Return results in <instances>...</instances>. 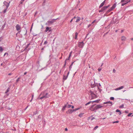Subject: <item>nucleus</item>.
<instances>
[{"label": "nucleus", "mask_w": 133, "mask_h": 133, "mask_svg": "<svg viewBox=\"0 0 133 133\" xmlns=\"http://www.w3.org/2000/svg\"><path fill=\"white\" fill-rule=\"evenodd\" d=\"M71 105H68L67 107L68 108H70L71 107Z\"/></svg>", "instance_id": "obj_38"}, {"label": "nucleus", "mask_w": 133, "mask_h": 133, "mask_svg": "<svg viewBox=\"0 0 133 133\" xmlns=\"http://www.w3.org/2000/svg\"><path fill=\"white\" fill-rule=\"evenodd\" d=\"M126 38L124 36H122L121 37V40L122 41H124L125 40Z\"/></svg>", "instance_id": "obj_21"}, {"label": "nucleus", "mask_w": 133, "mask_h": 133, "mask_svg": "<svg viewBox=\"0 0 133 133\" xmlns=\"http://www.w3.org/2000/svg\"><path fill=\"white\" fill-rule=\"evenodd\" d=\"M84 114V113H81V114H80L79 115H78V116L80 117H82L83 115Z\"/></svg>", "instance_id": "obj_30"}, {"label": "nucleus", "mask_w": 133, "mask_h": 133, "mask_svg": "<svg viewBox=\"0 0 133 133\" xmlns=\"http://www.w3.org/2000/svg\"><path fill=\"white\" fill-rule=\"evenodd\" d=\"M110 99L111 100H114V98L113 97H111Z\"/></svg>", "instance_id": "obj_33"}, {"label": "nucleus", "mask_w": 133, "mask_h": 133, "mask_svg": "<svg viewBox=\"0 0 133 133\" xmlns=\"http://www.w3.org/2000/svg\"><path fill=\"white\" fill-rule=\"evenodd\" d=\"M96 20H94L93 21L92 23H91V24H93L94 23H95V22Z\"/></svg>", "instance_id": "obj_53"}, {"label": "nucleus", "mask_w": 133, "mask_h": 133, "mask_svg": "<svg viewBox=\"0 0 133 133\" xmlns=\"http://www.w3.org/2000/svg\"><path fill=\"white\" fill-rule=\"evenodd\" d=\"M66 61H65V63H64V66H63L64 67H65V65H66Z\"/></svg>", "instance_id": "obj_51"}, {"label": "nucleus", "mask_w": 133, "mask_h": 133, "mask_svg": "<svg viewBox=\"0 0 133 133\" xmlns=\"http://www.w3.org/2000/svg\"><path fill=\"white\" fill-rule=\"evenodd\" d=\"M103 10H102V8H101V9L100 10H99V12H103Z\"/></svg>", "instance_id": "obj_41"}, {"label": "nucleus", "mask_w": 133, "mask_h": 133, "mask_svg": "<svg viewBox=\"0 0 133 133\" xmlns=\"http://www.w3.org/2000/svg\"><path fill=\"white\" fill-rule=\"evenodd\" d=\"M45 47V46H44L43 48H42V49H41V50H44V48Z\"/></svg>", "instance_id": "obj_62"}, {"label": "nucleus", "mask_w": 133, "mask_h": 133, "mask_svg": "<svg viewBox=\"0 0 133 133\" xmlns=\"http://www.w3.org/2000/svg\"><path fill=\"white\" fill-rule=\"evenodd\" d=\"M120 111L119 110L117 109L116 110V112H120Z\"/></svg>", "instance_id": "obj_44"}, {"label": "nucleus", "mask_w": 133, "mask_h": 133, "mask_svg": "<svg viewBox=\"0 0 133 133\" xmlns=\"http://www.w3.org/2000/svg\"><path fill=\"white\" fill-rule=\"evenodd\" d=\"M27 32V30H26V32L24 34V35H26Z\"/></svg>", "instance_id": "obj_63"}, {"label": "nucleus", "mask_w": 133, "mask_h": 133, "mask_svg": "<svg viewBox=\"0 0 133 133\" xmlns=\"http://www.w3.org/2000/svg\"><path fill=\"white\" fill-rule=\"evenodd\" d=\"M72 51L69 54V58H70V57L71 56V55Z\"/></svg>", "instance_id": "obj_32"}, {"label": "nucleus", "mask_w": 133, "mask_h": 133, "mask_svg": "<svg viewBox=\"0 0 133 133\" xmlns=\"http://www.w3.org/2000/svg\"><path fill=\"white\" fill-rule=\"evenodd\" d=\"M110 5H109L107 6H104L103 7H102V9L103 11H104V10L108 8L109 6Z\"/></svg>", "instance_id": "obj_15"}, {"label": "nucleus", "mask_w": 133, "mask_h": 133, "mask_svg": "<svg viewBox=\"0 0 133 133\" xmlns=\"http://www.w3.org/2000/svg\"><path fill=\"white\" fill-rule=\"evenodd\" d=\"M9 90H10V88H8L6 90V92H5V94H6L9 91Z\"/></svg>", "instance_id": "obj_31"}, {"label": "nucleus", "mask_w": 133, "mask_h": 133, "mask_svg": "<svg viewBox=\"0 0 133 133\" xmlns=\"http://www.w3.org/2000/svg\"><path fill=\"white\" fill-rule=\"evenodd\" d=\"M129 111L128 110H125L124 111L125 112L126 114H128V113Z\"/></svg>", "instance_id": "obj_40"}, {"label": "nucleus", "mask_w": 133, "mask_h": 133, "mask_svg": "<svg viewBox=\"0 0 133 133\" xmlns=\"http://www.w3.org/2000/svg\"><path fill=\"white\" fill-rule=\"evenodd\" d=\"M7 9H8L6 8L2 11V13L3 14L5 13L6 12V10Z\"/></svg>", "instance_id": "obj_26"}, {"label": "nucleus", "mask_w": 133, "mask_h": 133, "mask_svg": "<svg viewBox=\"0 0 133 133\" xmlns=\"http://www.w3.org/2000/svg\"><path fill=\"white\" fill-rule=\"evenodd\" d=\"M132 114V113H129V114H128V117H129V116H130Z\"/></svg>", "instance_id": "obj_37"}, {"label": "nucleus", "mask_w": 133, "mask_h": 133, "mask_svg": "<svg viewBox=\"0 0 133 133\" xmlns=\"http://www.w3.org/2000/svg\"><path fill=\"white\" fill-rule=\"evenodd\" d=\"M50 97V95L49 94L46 90L42 91L39 95L38 99L42 100L45 99L49 98Z\"/></svg>", "instance_id": "obj_1"}, {"label": "nucleus", "mask_w": 133, "mask_h": 133, "mask_svg": "<svg viewBox=\"0 0 133 133\" xmlns=\"http://www.w3.org/2000/svg\"><path fill=\"white\" fill-rule=\"evenodd\" d=\"M68 104V102H67L66 104H65L64 105L63 107V108L62 109V110L64 111L65 110V108L66 107L67 104Z\"/></svg>", "instance_id": "obj_18"}, {"label": "nucleus", "mask_w": 133, "mask_h": 133, "mask_svg": "<svg viewBox=\"0 0 133 133\" xmlns=\"http://www.w3.org/2000/svg\"><path fill=\"white\" fill-rule=\"evenodd\" d=\"M116 71V70L114 69L113 70V72L114 73Z\"/></svg>", "instance_id": "obj_52"}, {"label": "nucleus", "mask_w": 133, "mask_h": 133, "mask_svg": "<svg viewBox=\"0 0 133 133\" xmlns=\"http://www.w3.org/2000/svg\"><path fill=\"white\" fill-rule=\"evenodd\" d=\"M6 54H7V55H8V53H7V52L5 53L4 54V56H5V55H6Z\"/></svg>", "instance_id": "obj_48"}, {"label": "nucleus", "mask_w": 133, "mask_h": 133, "mask_svg": "<svg viewBox=\"0 0 133 133\" xmlns=\"http://www.w3.org/2000/svg\"><path fill=\"white\" fill-rule=\"evenodd\" d=\"M69 72H68L67 74V75L66 76H65L64 75H63V79L64 80H66L68 76V75L69 74Z\"/></svg>", "instance_id": "obj_11"}, {"label": "nucleus", "mask_w": 133, "mask_h": 133, "mask_svg": "<svg viewBox=\"0 0 133 133\" xmlns=\"http://www.w3.org/2000/svg\"><path fill=\"white\" fill-rule=\"evenodd\" d=\"M84 43L83 42H79L78 43V46L79 47L81 48H83L84 45Z\"/></svg>", "instance_id": "obj_6"}, {"label": "nucleus", "mask_w": 133, "mask_h": 133, "mask_svg": "<svg viewBox=\"0 0 133 133\" xmlns=\"http://www.w3.org/2000/svg\"><path fill=\"white\" fill-rule=\"evenodd\" d=\"M116 5L115 3L113 4L112 6L110 8V9L112 10L113 9H115L116 6Z\"/></svg>", "instance_id": "obj_19"}, {"label": "nucleus", "mask_w": 133, "mask_h": 133, "mask_svg": "<svg viewBox=\"0 0 133 133\" xmlns=\"http://www.w3.org/2000/svg\"><path fill=\"white\" fill-rule=\"evenodd\" d=\"M28 106H29L28 105L24 109V110H26V109L28 108Z\"/></svg>", "instance_id": "obj_56"}, {"label": "nucleus", "mask_w": 133, "mask_h": 133, "mask_svg": "<svg viewBox=\"0 0 133 133\" xmlns=\"http://www.w3.org/2000/svg\"><path fill=\"white\" fill-rule=\"evenodd\" d=\"M103 107V105H102L100 104H97L95 106V109H96V111L98 109L100 108Z\"/></svg>", "instance_id": "obj_7"}, {"label": "nucleus", "mask_w": 133, "mask_h": 133, "mask_svg": "<svg viewBox=\"0 0 133 133\" xmlns=\"http://www.w3.org/2000/svg\"><path fill=\"white\" fill-rule=\"evenodd\" d=\"M102 68H99L98 69V70L99 71H100L102 70Z\"/></svg>", "instance_id": "obj_45"}, {"label": "nucleus", "mask_w": 133, "mask_h": 133, "mask_svg": "<svg viewBox=\"0 0 133 133\" xmlns=\"http://www.w3.org/2000/svg\"><path fill=\"white\" fill-rule=\"evenodd\" d=\"M110 104V106H112V102L110 101L106 102H104L103 103V104Z\"/></svg>", "instance_id": "obj_13"}, {"label": "nucleus", "mask_w": 133, "mask_h": 133, "mask_svg": "<svg viewBox=\"0 0 133 133\" xmlns=\"http://www.w3.org/2000/svg\"><path fill=\"white\" fill-rule=\"evenodd\" d=\"M130 0H129L128 1H125L124 2V3H123L122 4V6H123L127 4L128 3V2H130Z\"/></svg>", "instance_id": "obj_16"}, {"label": "nucleus", "mask_w": 133, "mask_h": 133, "mask_svg": "<svg viewBox=\"0 0 133 133\" xmlns=\"http://www.w3.org/2000/svg\"><path fill=\"white\" fill-rule=\"evenodd\" d=\"M96 104H94L92 105L89 108L90 110L92 111H94L95 112H96V109H95V107H94V106Z\"/></svg>", "instance_id": "obj_5"}, {"label": "nucleus", "mask_w": 133, "mask_h": 133, "mask_svg": "<svg viewBox=\"0 0 133 133\" xmlns=\"http://www.w3.org/2000/svg\"><path fill=\"white\" fill-rule=\"evenodd\" d=\"M20 79V77H19L18 78V79L16 80V82H18L19 81V79Z\"/></svg>", "instance_id": "obj_35"}, {"label": "nucleus", "mask_w": 133, "mask_h": 133, "mask_svg": "<svg viewBox=\"0 0 133 133\" xmlns=\"http://www.w3.org/2000/svg\"><path fill=\"white\" fill-rule=\"evenodd\" d=\"M65 130L66 131H67L68 130V129L67 128H66L65 129Z\"/></svg>", "instance_id": "obj_64"}, {"label": "nucleus", "mask_w": 133, "mask_h": 133, "mask_svg": "<svg viewBox=\"0 0 133 133\" xmlns=\"http://www.w3.org/2000/svg\"><path fill=\"white\" fill-rule=\"evenodd\" d=\"M81 19V18L80 17H77V19L75 21V22H79Z\"/></svg>", "instance_id": "obj_20"}, {"label": "nucleus", "mask_w": 133, "mask_h": 133, "mask_svg": "<svg viewBox=\"0 0 133 133\" xmlns=\"http://www.w3.org/2000/svg\"><path fill=\"white\" fill-rule=\"evenodd\" d=\"M76 18V17L75 16H74L73 18H72V19L74 21H75V19Z\"/></svg>", "instance_id": "obj_43"}, {"label": "nucleus", "mask_w": 133, "mask_h": 133, "mask_svg": "<svg viewBox=\"0 0 133 133\" xmlns=\"http://www.w3.org/2000/svg\"><path fill=\"white\" fill-rule=\"evenodd\" d=\"M72 66H71V65H70L69 66V70H71V69L72 68Z\"/></svg>", "instance_id": "obj_46"}, {"label": "nucleus", "mask_w": 133, "mask_h": 133, "mask_svg": "<svg viewBox=\"0 0 133 133\" xmlns=\"http://www.w3.org/2000/svg\"><path fill=\"white\" fill-rule=\"evenodd\" d=\"M70 59V58H69V57L68 58H67L65 60V61H66H66L69 60Z\"/></svg>", "instance_id": "obj_49"}, {"label": "nucleus", "mask_w": 133, "mask_h": 133, "mask_svg": "<svg viewBox=\"0 0 133 133\" xmlns=\"http://www.w3.org/2000/svg\"><path fill=\"white\" fill-rule=\"evenodd\" d=\"M60 18H58L56 19H52L50 20H49L47 21L46 23L45 24L46 25H48L49 26L50 25L52 24L55 21L58 19H59Z\"/></svg>", "instance_id": "obj_2"}, {"label": "nucleus", "mask_w": 133, "mask_h": 133, "mask_svg": "<svg viewBox=\"0 0 133 133\" xmlns=\"http://www.w3.org/2000/svg\"><path fill=\"white\" fill-rule=\"evenodd\" d=\"M97 85H98L97 83H96L94 81V83L92 82L91 84V87L92 88H94Z\"/></svg>", "instance_id": "obj_8"}, {"label": "nucleus", "mask_w": 133, "mask_h": 133, "mask_svg": "<svg viewBox=\"0 0 133 133\" xmlns=\"http://www.w3.org/2000/svg\"><path fill=\"white\" fill-rule=\"evenodd\" d=\"M98 126H96L95 128H94V130H96L98 128Z\"/></svg>", "instance_id": "obj_42"}, {"label": "nucleus", "mask_w": 133, "mask_h": 133, "mask_svg": "<svg viewBox=\"0 0 133 133\" xmlns=\"http://www.w3.org/2000/svg\"><path fill=\"white\" fill-rule=\"evenodd\" d=\"M105 0L103 2H102L100 5L99 6V8H101L102 7V6H103V5H104L105 2Z\"/></svg>", "instance_id": "obj_17"}, {"label": "nucleus", "mask_w": 133, "mask_h": 133, "mask_svg": "<svg viewBox=\"0 0 133 133\" xmlns=\"http://www.w3.org/2000/svg\"><path fill=\"white\" fill-rule=\"evenodd\" d=\"M32 99L34 97V95L33 94L32 95Z\"/></svg>", "instance_id": "obj_58"}, {"label": "nucleus", "mask_w": 133, "mask_h": 133, "mask_svg": "<svg viewBox=\"0 0 133 133\" xmlns=\"http://www.w3.org/2000/svg\"><path fill=\"white\" fill-rule=\"evenodd\" d=\"M89 93L91 95L92 97L91 99H92L95 98V95L94 94V92L91 91V90H90L89 91Z\"/></svg>", "instance_id": "obj_3"}, {"label": "nucleus", "mask_w": 133, "mask_h": 133, "mask_svg": "<svg viewBox=\"0 0 133 133\" xmlns=\"http://www.w3.org/2000/svg\"><path fill=\"white\" fill-rule=\"evenodd\" d=\"M51 28L50 27H47L46 28V29L44 31L45 32H47L48 31L49 32H50L51 31V30L50 29Z\"/></svg>", "instance_id": "obj_10"}, {"label": "nucleus", "mask_w": 133, "mask_h": 133, "mask_svg": "<svg viewBox=\"0 0 133 133\" xmlns=\"http://www.w3.org/2000/svg\"><path fill=\"white\" fill-rule=\"evenodd\" d=\"M48 43V42L47 41H45L44 43V45L46 44H47Z\"/></svg>", "instance_id": "obj_36"}, {"label": "nucleus", "mask_w": 133, "mask_h": 133, "mask_svg": "<svg viewBox=\"0 0 133 133\" xmlns=\"http://www.w3.org/2000/svg\"><path fill=\"white\" fill-rule=\"evenodd\" d=\"M91 103L92 104V101H90L89 102H88L87 103H86L85 104V105H87L90 104Z\"/></svg>", "instance_id": "obj_27"}, {"label": "nucleus", "mask_w": 133, "mask_h": 133, "mask_svg": "<svg viewBox=\"0 0 133 133\" xmlns=\"http://www.w3.org/2000/svg\"><path fill=\"white\" fill-rule=\"evenodd\" d=\"M119 122V121H114V122H112V123H118Z\"/></svg>", "instance_id": "obj_39"}, {"label": "nucleus", "mask_w": 133, "mask_h": 133, "mask_svg": "<svg viewBox=\"0 0 133 133\" xmlns=\"http://www.w3.org/2000/svg\"><path fill=\"white\" fill-rule=\"evenodd\" d=\"M10 3V2H9L8 3L6 2L5 1L3 2V4H4V5H3V6H6V8L7 9H8Z\"/></svg>", "instance_id": "obj_4"}, {"label": "nucleus", "mask_w": 133, "mask_h": 133, "mask_svg": "<svg viewBox=\"0 0 133 133\" xmlns=\"http://www.w3.org/2000/svg\"><path fill=\"white\" fill-rule=\"evenodd\" d=\"M99 101H100V100L99 99H97V100H95L94 101H92V104H93V103H94V102L98 103L99 102Z\"/></svg>", "instance_id": "obj_22"}, {"label": "nucleus", "mask_w": 133, "mask_h": 133, "mask_svg": "<svg viewBox=\"0 0 133 133\" xmlns=\"http://www.w3.org/2000/svg\"><path fill=\"white\" fill-rule=\"evenodd\" d=\"M124 105L123 104H122V105L120 106L119 107L120 108H124Z\"/></svg>", "instance_id": "obj_34"}, {"label": "nucleus", "mask_w": 133, "mask_h": 133, "mask_svg": "<svg viewBox=\"0 0 133 133\" xmlns=\"http://www.w3.org/2000/svg\"><path fill=\"white\" fill-rule=\"evenodd\" d=\"M122 114L121 112V111H120V112H119V115H121Z\"/></svg>", "instance_id": "obj_61"}, {"label": "nucleus", "mask_w": 133, "mask_h": 133, "mask_svg": "<svg viewBox=\"0 0 133 133\" xmlns=\"http://www.w3.org/2000/svg\"><path fill=\"white\" fill-rule=\"evenodd\" d=\"M30 43H29V44H28L26 45V48H28L29 47V45H30Z\"/></svg>", "instance_id": "obj_47"}, {"label": "nucleus", "mask_w": 133, "mask_h": 133, "mask_svg": "<svg viewBox=\"0 0 133 133\" xmlns=\"http://www.w3.org/2000/svg\"><path fill=\"white\" fill-rule=\"evenodd\" d=\"M74 111L73 110H72L71 109H69L66 112V113L67 114H71Z\"/></svg>", "instance_id": "obj_12"}, {"label": "nucleus", "mask_w": 133, "mask_h": 133, "mask_svg": "<svg viewBox=\"0 0 133 133\" xmlns=\"http://www.w3.org/2000/svg\"><path fill=\"white\" fill-rule=\"evenodd\" d=\"M81 107H80V108H76V109H73V111H77V110L81 108Z\"/></svg>", "instance_id": "obj_25"}, {"label": "nucleus", "mask_w": 133, "mask_h": 133, "mask_svg": "<svg viewBox=\"0 0 133 133\" xmlns=\"http://www.w3.org/2000/svg\"><path fill=\"white\" fill-rule=\"evenodd\" d=\"M124 88V87L123 86H121L119 88H117L116 89H115V90L117 91L119 90H121L122 89H123Z\"/></svg>", "instance_id": "obj_14"}, {"label": "nucleus", "mask_w": 133, "mask_h": 133, "mask_svg": "<svg viewBox=\"0 0 133 133\" xmlns=\"http://www.w3.org/2000/svg\"><path fill=\"white\" fill-rule=\"evenodd\" d=\"M16 28L17 31H19L21 29V26L20 25L18 24L16 25Z\"/></svg>", "instance_id": "obj_9"}, {"label": "nucleus", "mask_w": 133, "mask_h": 133, "mask_svg": "<svg viewBox=\"0 0 133 133\" xmlns=\"http://www.w3.org/2000/svg\"><path fill=\"white\" fill-rule=\"evenodd\" d=\"M23 1H22V0H21V2H20V3L21 4H22L23 2Z\"/></svg>", "instance_id": "obj_57"}, {"label": "nucleus", "mask_w": 133, "mask_h": 133, "mask_svg": "<svg viewBox=\"0 0 133 133\" xmlns=\"http://www.w3.org/2000/svg\"><path fill=\"white\" fill-rule=\"evenodd\" d=\"M3 50V49L2 46L0 47V52H2Z\"/></svg>", "instance_id": "obj_29"}, {"label": "nucleus", "mask_w": 133, "mask_h": 133, "mask_svg": "<svg viewBox=\"0 0 133 133\" xmlns=\"http://www.w3.org/2000/svg\"><path fill=\"white\" fill-rule=\"evenodd\" d=\"M78 35V33L77 32L75 33V39H76L77 38V36Z\"/></svg>", "instance_id": "obj_23"}, {"label": "nucleus", "mask_w": 133, "mask_h": 133, "mask_svg": "<svg viewBox=\"0 0 133 133\" xmlns=\"http://www.w3.org/2000/svg\"><path fill=\"white\" fill-rule=\"evenodd\" d=\"M27 73V72H25L24 73V75H26V74Z\"/></svg>", "instance_id": "obj_59"}, {"label": "nucleus", "mask_w": 133, "mask_h": 133, "mask_svg": "<svg viewBox=\"0 0 133 133\" xmlns=\"http://www.w3.org/2000/svg\"><path fill=\"white\" fill-rule=\"evenodd\" d=\"M125 0H121V2H125Z\"/></svg>", "instance_id": "obj_55"}, {"label": "nucleus", "mask_w": 133, "mask_h": 133, "mask_svg": "<svg viewBox=\"0 0 133 133\" xmlns=\"http://www.w3.org/2000/svg\"><path fill=\"white\" fill-rule=\"evenodd\" d=\"M5 24L4 23V24H3V25L2 26L1 29V30H3V29H4V28L5 27Z\"/></svg>", "instance_id": "obj_28"}, {"label": "nucleus", "mask_w": 133, "mask_h": 133, "mask_svg": "<svg viewBox=\"0 0 133 133\" xmlns=\"http://www.w3.org/2000/svg\"><path fill=\"white\" fill-rule=\"evenodd\" d=\"M112 10L110 8L109 10H108L107 11V12H106V14H108Z\"/></svg>", "instance_id": "obj_24"}, {"label": "nucleus", "mask_w": 133, "mask_h": 133, "mask_svg": "<svg viewBox=\"0 0 133 133\" xmlns=\"http://www.w3.org/2000/svg\"><path fill=\"white\" fill-rule=\"evenodd\" d=\"M75 62V61H74V62H72V63H71V65L72 66L73 65V63H74Z\"/></svg>", "instance_id": "obj_54"}, {"label": "nucleus", "mask_w": 133, "mask_h": 133, "mask_svg": "<svg viewBox=\"0 0 133 133\" xmlns=\"http://www.w3.org/2000/svg\"><path fill=\"white\" fill-rule=\"evenodd\" d=\"M92 24H89L88 26V28H89L91 25Z\"/></svg>", "instance_id": "obj_50"}, {"label": "nucleus", "mask_w": 133, "mask_h": 133, "mask_svg": "<svg viewBox=\"0 0 133 133\" xmlns=\"http://www.w3.org/2000/svg\"><path fill=\"white\" fill-rule=\"evenodd\" d=\"M94 119H95V117H93L92 118H91V120H92Z\"/></svg>", "instance_id": "obj_60"}]
</instances>
